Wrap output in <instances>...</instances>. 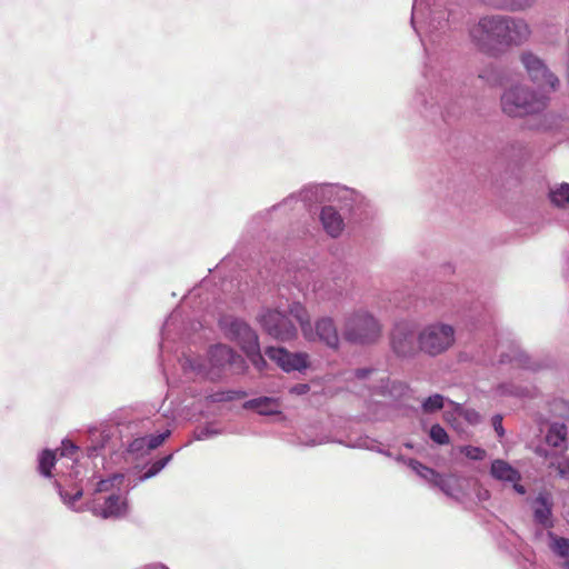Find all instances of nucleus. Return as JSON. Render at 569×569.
Instances as JSON below:
<instances>
[{
    "label": "nucleus",
    "mask_w": 569,
    "mask_h": 569,
    "mask_svg": "<svg viewBox=\"0 0 569 569\" xmlns=\"http://www.w3.org/2000/svg\"><path fill=\"white\" fill-rule=\"evenodd\" d=\"M181 315L178 310H174L166 320L162 329H161V343L160 348L163 350L167 348V342L173 339L174 336H182L183 333L180 331L181 323Z\"/></svg>",
    "instance_id": "26"
},
{
    "label": "nucleus",
    "mask_w": 569,
    "mask_h": 569,
    "mask_svg": "<svg viewBox=\"0 0 569 569\" xmlns=\"http://www.w3.org/2000/svg\"><path fill=\"white\" fill-rule=\"evenodd\" d=\"M405 446H406L407 448H409V449H411V448H412V445H411V443H409V442H408V443H406Z\"/></svg>",
    "instance_id": "57"
},
{
    "label": "nucleus",
    "mask_w": 569,
    "mask_h": 569,
    "mask_svg": "<svg viewBox=\"0 0 569 569\" xmlns=\"http://www.w3.org/2000/svg\"><path fill=\"white\" fill-rule=\"evenodd\" d=\"M295 198H296V196H290L289 198H287V199L284 200V202L287 203V202H289V201L293 200Z\"/></svg>",
    "instance_id": "55"
},
{
    "label": "nucleus",
    "mask_w": 569,
    "mask_h": 569,
    "mask_svg": "<svg viewBox=\"0 0 569 569\" xmlns=\"http://www.w3.org/2000/svg\"><path fill=\"white\" fill-rule=\"evenodd\" d=\"M320 221L325 231L332 238L339 237L345 228L341 214L331 206L321 209Z\"/></svg>",
    "instance_id": "20"
},
{
    "label": "nucleus",
    "mask_w": 569,
    "mask_h": 569,
    "mask_svg": "<svg viewBox=\"0 0 569 569\" xmlns=\"http://www.w3.org/2000/svg\"><path fill=\"white\" fill-rule=\"evenodd\" d=\"M173 458V455L170 453L153 463L142 473L139 476L140 481H146L150 478L156 477Z\"/></svg>",
    "instance_id": "32"
},
{
    "label": "nucleus",
    "mask_w": 569,
    "mask_h": 569,
    "mask_svg": "<svg viewBox=\"0 0 569 569\" xmlns=\"http://www.w3.org/2000/svg\"><path fill=\"white\" fill-rule=\"evenodd\" d=\"M78 447L70 440H63L61 447L57 450L60 453V458L72 459L76 455Z\"/></svg>",
    "instance_id": "38"
},
{
    "label": "nucleus",
    "mask_w": 569,
    "mask_h": 569,
    "mask_svg": "<svg viewBox=\"0 0 569 569\" xmlns=\"http://www.w3.org/2000/svg\"><path fill=\"white\" fill-rule=\"evenodd\" d=\"M549 199L551 203L558 208H562L569 203V183L562 182L549 190Z\"/></svg>",
    "instance_id": "30"
},
{
    "label": "nucleus",
    "mask_w": 569,
    "mask_h": 569,
    "mask_svg": "<svg viewBox=\"0 0 569 569\" xmlns=\"http://www.w3.org/2000/svg\"><path fill=\"white\" fill-rule=\"evenodd\" d=\"M329 440L327 438L311 439V440H308V441L299 440V445L308 446V447H315V446H318V445H321V443H326Z\"/></svg>",
    "instance_id": "45"
},
{
    "label": "nucleus",
    "mask_w": 569,
    "mask_h": 569,
    "mask_svg": "<svg viewBox=\"0 0 569 569\" xmlns=\"http://www.w3.org/2000/svg\"><path fill=\"white\" fill-rule=\"evenodd\" d=\"M123 429H130V426H107L100 431L91 433V446L88 447V457L102 458L109 453H116L121 450L126 442L123 440Z\"/></svg>",
    "instance_id": "11"
},
{
    "label": "nucleus",
    "mask_w": 569,
    "mask_h": 569,
    "mask_svg": "<svg viewBox=\"0 0 569 569\" xmlns=\"http://www.w3.org/2000/svg\"><path fill=\"white\" fill-rule=\"evenodd\" d=\"M490 475L501 482L511 483L521 480L520 472L502 459H496L491 462Z\"/></svg>",
    "instance_id": "23"
},
{
    "label": "nucleus",
    "mask_w": 569,
    "mask_h": 569,
    "mask_svg": "<svg viewBox=\"0 0 569 569\" xmlns=\"http://www.w3.org/2000/svg\"><path fill=\"white\" fill-rule=\"evenodd\" d=\"M78 476H79V471L78 470H73L69 473V477L72 478V479H78Z\"/></svg>",
    "instance_id": "52"
},
{
    "label": "nucleus",
    "mask_w": 569,
    "mask_h": 569,
    "mask_svg": "<svg viewBox=\"0 0 569 569\" xmlns=\"http://www.w3.org/2000/svg\"><path fill=\"white\" fill-rule=\"evenodd\" d=\"M433 485L440 488L442 492H445L449 497H456V485L457 480L452 476H441L438 475L437 480H435Z\"/></svg>",
    "instance_id": "33"
},
{
    "label": "nucleus",
    "mask_w": 569,
    "mask_h": 569,
    "mask_svg": "<svg viewBox=\"0 0 569 569\" xmlns=\"http://www.w3.org/2000/svg\"><path fill=\"white\" fill-rule=\"evenodd\" d=\"M443 117H445V118H446V117H450V112L447 110V111H446V116H443Z\"/></svg>",
    "instance_id": "58"
},
{
    "label": "nucleus",
    "mask_w": 569,
    "mask_h": 569,
    "mask_svg": "<svg viewBox=\"0 0 569 569\" xmlns=\"http://www.w3.org/2000/svg\"><path fill=\"white\" fill-rule=\"evenodd\" d=\"M57 462V451L49 449L42 450L38 456V471L46 478H52V468Z\"/></svg>",
    "instance_id": "29"
},
{
    "label": "nucleus",
    "mask_w": 569,
    "mask_h": 569,
    "mask_svg": "<svg viewBox=\"0 0 569 569\" xmlns=\"http://www.w3.org/2000/svg\"><path fill=\"white\" fill-rule=\"evenodd\" d=\"M519 60L526 70L529 79L540 88L548 87L555 91L559 87V79L555 76L545 60L531 50H523L519 54Z\"/></svg>",
    "instance_id": "12"
},
{
    "label": "nucleus",
    "mask_w": 569,
    "mask_h": 569,
    "mask_svg": "<svg viewBox=\"0 0 569 569\" xmlns=\"http://www.w3.org/2000/svg\"><path fill=\"white\" fill-rule=\"evenodd\" d=\"M58 492L64 505L77 512L88 510L93 516L102 519H120L128 512V503L126 496L122 492H110L106 496H93L84 506L76 507L83 491L81 488L77 489L72 495H69L61 485L56 481Z\"/></svg>",
    "instance_id": "4"
},
{
    "label": "nucleus",
    "mask_w": 569,
    "mask_h": 569,
    "mask_svg": "<svg viewBox=\"0 0 569 569\" xmlns=\"http://www.w3.org/2000/svg\"><path fill=\"white\" fill-rule=\"evenodd\" d=\"M295 280L297 282V287L299 288L300 291L305 292V291H308L309 290V284L307 286H303L301 283V281L299 280L298 276L295 277Z\"/></svg>",
    "instance_id": "49"
},
{
    "label": "nucleus",
    "mask_w": 569,
    "mask_h": 569,
    "mask_svg": "<svg viewBox=\"0 0 569 569\" xmlns=\"http://www.w3.org/2000/svg\"><path fill=\"white\" fill-rule=\"evenodd\" d=\"M367 448H368V449H370V450H375V451H377V452H379V453H382V452H383V450H382V449H380V448H378V447H376V446H370V447H369V446H367Z\"/></svg>",
    "instance_id": "53"
},
{
    "label": "nucleus",
    "mask_w": 569,
    "mask_h": 569,
    "mask_svg": "<svg viewBox=\"0 0 569 569\" xmlns=\"http://www.w3.org/2000/svg\"><path fill=\"white\" fill-rule=\"evenodd\" d=\"M171 431L166 429L158 435L141 436L128 441L126 451L133 459H139L148 455L151 450L160 447L167 438H169Z\"/></svg>",
    "instance_id": "17"
},
{
    "label": "nucleus",
    "mask_w": 569,
    "mask_h": 569,
    "mask_svg": "<svg viewBox=\"0 0 569 569\" xmlns=\"http://www.w3.org/2000/svg\"><path fill=\"white\" fill-rule=\"evenodd\" d=\"M376 380H379L381 382V385L380 386H371V385H369L368 387L377 390L379 393H385L386 390L388 389V386L385 383L386 377L385 376H380L379 378H376Z\"/></svg>",
    "instance_id": "46"
},
{
    "label": "nucleus",
    "mask_w": 569,
    "mask_h": 569,
    "mask_svg": "<svg viewBox=\"0 0 569 569\" xmlns=\"http://www.w3.org/2000/svg\"><path fill=\"white\" fill-rule=\"evenodd\" d=\"M500 362H511L517 367L537 370L538 365L533 362L530 357L519 347H512L510 353H501Z\"/></svg>",
    "instance_id": "27"
},
{
    "label": "nucleus",
    "mask_w": 569,
    "mask_h": 569,
    "mask_svg": "<svg viewBox=\"0 0 569 569\" xmlns=\"http://www.w3.org/2000/svg\"><path fill=\"white\" fill-rule=\"evenodd\" d=\"M408 467L411 470H413L420 478L425 479L430 483H433L439 475L433 469L422 465L420 461L416 459H408Z\"/></svg>",
    "instance_id": "31"
},
{
    "label": "nucleus",
    "mask_w": 569,
    "mask_h": 569,
    "mask_svg": "<svg viewBox=\"0 0 569 569\" xmlns=\"http://www.w3.org/2000/svg\"><path fill=\"white\" fill-rule=\"evenodd\" d=\"M461 452L471 460H482L486 457V451L480 447L465 446Z\"/></svg>",
    "instance_id": "37"
},
{
    "label": "nucleus",
    "mask_w": 569,
    "mask_h": 569,
    "mask_svg": "<svg viewBox=\"0 0 569 569\" xmlns=\"http://www.w3.org/2000/svg\"><path fill=\"white\" fill-rule=\"evenodd\" d=\"M236 392L234 391H218L214 393H211L208 398L211 402H222V401H229L234 399Z\"/></svg>",
    "instance_id": "40"
},
{
    "label": "nucleus",
    "mask_w": 569,
    "mask_h": 569,
    "mask_svg": "<svg viewBox=\"0 0 569 569\" xmlns=\"http://www.w3.org/2000/svg\"><path fill=\"white\" fill-rule=\"evenodd\" d=\"M123 482V475L114 473L107 479H101L93 491V496H106L110 492H122L121 486Z\"/></svg>",
    "instance_id": "28"
},
{
    "label": "nucleus",
    "mask_w": 569,
    "mask_h": 569,
    "mask_svg": "<svg viewBox=\"0 0 569 569\" xmlns=\"http://www.w3.org/2000/svg\"><path fill=\"white\" fill-rule=\"evenodd\" d=\"M567 426L563 422L556 421L549 426L546 441L549 446L563 451L567 449Z\"/></svg>",
    "instance_id": "25"
},
{
    "label": "nucleus",
    "mask_w": 569,
    "mask_h": 569,
    "mask_svg": "<svg viewBox=\"0 0 569 569\" xmlns=\"http://www.w3.org/2000/svg\"><path fill=\"white\" fill-rule=\"evenodd\" d=\"M488 497V491H485V493H481V497Z\"/></svg>",
    "instance_id": "60"
},
{
    "label": "nucleus",
    "mask_w": 569,
    "mask_h": 569,
    "mask_svg": "<svg viewBox=\"0 0 569 569\" xmlns=\"http://www.w3.org/2000/svg\"><path fill=\"white\" fill-rule=\"evenodd\" d=\"M537 0H511L507 11H525L533 7Z\"/></svg>",
    "instance_id": "39"
},
{
    "label": "nucleus",
    "mask_w": 569,
    "mask_h": 569,
    "mask_svg": "<svg viewBox=\"0 0 569 569\" xmlns=\"http://www.w3.org/2000/svg\"><path fill=\"white\" fill-rule=\"evenodd\" d=\"M559 473L561 477L569 475V457L566 458L562 465L559 466Z\"/></svg>",
    "instance_id": "47"
},
{
    "label": "nucleus",
    "mask_w": 569,
    "mask_h": 569,
    "mask_svg": "<svg viewBox=\"0 0 569 569\" xmlns=\"http://www.w3.org/2000/svg\"><path fill=\"white\" fill-rule=\"evenodd\" d=\"M548 547L560 560L561 569H569V539L559 537L552 531L547 532Z\"/></svg>",
    "instance_id": "22"
},
{
    "label": "nucleus",
    "mask_w": 569,
    "mask_h": 569,
    "mask_svg": "<svg viewBox=\"0 0 569 569\" xmlns=\"http://www.w3.org/2000/svg\"><path fill=\"white\" fill-rule=\"evenodd\" d=\"M297 197L308 206L325 201L338 202L341 208L349 210L357 219H361L366 216L367 208L369 207V202L366 198L356 190L332 183L306 187Z\"/></svg>",
    "instance_id": "2"
},
{
    "label": "nucleus",
    "mask_w": 569,
    "mask_h": 569,
    "mask_svg": "<svg viewBox=\"0 0 569 569\" xmlns=\"http://www.w3.org/2000/svg\"><path fill=\"white\" fill-rule=\"evenodd\" d=\"M547 104V96L523 84L513 86L501 96L503 113L513 118L540 113Z\"/></svg>",
    "instance_id": "5"
},
{
    "label": "nucleus",
    "mask_w": 569,
    "mask_h": 569,
    "mask_svg": "<svg viewBox=\"0 0 569 569\" xmlns=\"http://www.w3.org/2000/svg\"><path fill=\"white\" fill-rule=\"evenodd\" d=\"M395 459H396V461L401 462V463H405V465H407V466H408V459H409V458H405L403 456L398 455V456H396V457H395Z\"/></svg>",
    "instance_id": "51"
},
{
    "label": "nucleus",
    "mask_w": 569,
    "mask_h": 569,
    "mask_svg": "<svg viewBox=\"0 0 569 569\" xmlns=\"http://www.w3.org/2000/svg\"><path fill=\"white\" fill-rule=\"evenodd\" d=\"M266 355L286 372L302 371L309 367V356L306 352H289L284 348L269 347Z\"/></svg>",
    "instance_id": "15"
},
{
    "label": "nucleus",
    "mask_w": 569,
    "mask_h": 569,
    "mask_svg": "<svg viewBox=\"0 0 569 569\" xmlns=\"http://www.w3.org/2000/svg\"><path fill=\"white\" fill-rule=\"evenodd\" d=\"M471 42L483 52H491L503 47V16L491 14L481 17L468 30Z\"/></svg>",
    "instance_id": "9"
},
{
    "label": "nucleus",
    "mask_w": 569,
    "mask_h": 569,
    "mask_svg": "<svg viewBox=\"0 0 569 569\" xmlns=\"http://www.w3.org/2000/svg\"><path fill=\"white\" fill-rule=\"evenodd\" d=\"M456 341V330L445 322H432L425 326L418 333L421 352L436 357L449 350Z\"/></svg>",
    "instance_id": "10"
},
{
    "label": "nucleus",
    "mask_w": 569,
    "mask_h": 569,
    "mask_svg": "<svg viewBox=\"0 0 569 569\" xmlns=\"http://www.w3.org/2000/svg\"><path fill=\"white\" fill-rule=\"evenodd\" d=\"M485 4L499 9V10H508L509 2L511 0H482Z\"/></svg>",
    "instance_id": "42"
},
{
    "label": "nucleus",
    "mask_w": 569,
    "mask_h": 569,
    "mask_svg": "<svg viewBox=\"0 0 569 569\" xmlns=\"http://www.w3.org/2000/svg\"><path fill=\"white\" fill-rule=\"evenodd\" d=\"M289 315L292 316L300 325L301 331L306 339L325 342L330 348H337L339 345V333L336 323L330 317H322L317 320L315 328L310 322L307 309L300 302L290 305Z\"/></svg>",
    "instance_id": "8"
},
{
    "label": "nucleus",
    "mask_w": 569,
    "mask_h": 569,
    "mask_svg": "<svg viewBox=\"0 0 569 569\" xmlns=\"http://www.w3.org/2000/svg\"><path fill=\"white\" fill-rule=\"evenodd\" d=\"M219 323L226 336L240 346L252 365L262 370L267 362L260 352L256 331L246 321L231 316L222 317Z\"/></svg>",
    "instance_id": "7"
},
{
    "label": "nucleus",
    "mask_w": 569,
    "mask_h": 569,
    "mask_svg": "<svg viewBox=\"0 0 569 569\" xmlns=\"http://www.w3.org/2000/svg\"><path fill=\"white\" fill-rule=\"evenodd\" d=\"M258 321L264 331L277 340L289 341L297 336L296 326L279 308L263 309L258 316Z\"/></svg>",
    "instance_id": "13"
},
{
    "label": "nucleus",
    "mask_w": 569,
    "mask_h": 569,
    "mask_svg": "<svg viewBox=\"0 0 569 569\" xmlns=\"http://www.w3.org/2000/svg\"><path fill=\"white\" fill-rule=\"evenodd\" d=\"M535 521L546 528L552 527L551 503L546 495L540 493L532 502Z\"/></svg>",
    "instance_id": "24"
},
{
    "label": "nucleus",
    "mask_w": 569,
    "mask_h": 569,
    "mask_svg": "<svg viewBox=\"0 0 569 569\" xmlns=\"http://www.w3.org/2000/svg\"><path fill=\"white\" fill-rule=\"evenodd\" d=\"M453 407L452 411H447L445 413L446 421L452 426L456 430H459V426L457 423V417L463 418L465 421L471 426H477L482 421V418L478 411L472 408H466L461 403L452 402Z\"/></svg>",
    "instance_id": "19"
},
{
    "label": "nucleus",
    "mask_w": 569,
    "mask_h": 569,
    "mask_svg": "<svg viewBox=\"0 0 569 569\" xmlns=\"http://www.w3.org/2000/svg\"><path fill=\"white\" fill-rule=\"evenodd\" d=\"M443 401H445V398L441 395H439V393L432 395L423 400L422 410L426 413H433V412L442 409Z\"/></svg>",
    "instance_id": "34"
},
{
    "label": "nucleus",
    "mask_w": 569,
    "mask_h": 569,
    "mask_svg": "<svg viewBox=\"0 0 569 569\" xmlns=\"http://www.w3.org/2000/svg\"><path fill=\"white\" fill-rule=\"evenodd\" d=\"M390 346L398 357H415L420 351L415 325L408 321L396 323L390 335Z\"/></svg>",
    "instance_id": "14"
},
{
    "label": "nucleus",
    "mask_w": 569,
    "mask_h": 569,
    "mask_svg": "<svg viewBox=\"0 0 569 569\" xmlns=\"http://www.w3.org/2000/svg\"><path fill=\"white\" fill-rule=\"evenodd\" d=\"M382 455H385L386 457H389V458L392 457V453L388 450H383Z\"/></svg>",
    "instance_id": "54"
},
{
    "label": "nucleus",
    "mask_w": 569,
    "mask_h": 569,
    "mask_svg": "<svg viewBox=\"0 0 569 569\" xmlns=\"http://www.w3.org/2000/svg\"><path fill=\"white\" fill-rule=\"evenodd\" d=\"M503 47H519L531 36V28L522 18L503 16Z\"/></svg>",
    "instance_id": "16"
},
{
    "label": "nucleus",
    "mask_w": 569,
    "mask_h": 569,
    "mask_svg": "<svg viewBox=\"0 0 569 569\" xmlns=\"http://www.w3.org/2000/svg\"><path fill=\"white\" fill-rule=\"evenodd\" d=\"M488 497V491H485V493H481V497Z\"/></svg>",
    "instance_id": "59"
},
{
    "label": "nucleus",
    "mask_w": 569,
    "mask_h": 569,
    "mask_svg": "<svg viewBox=\"0 0 569 569\" xmlns=\"http://www.w3.org/2000/svg\"><path fill=\"white\" fill-rule=\"evenodd\" d=\"M243 408L254 410L261 416H273L281 413L280 402L273 397H259L243 403Z\"/></svg>",
    "instance_id": "21"
},
{
    "label": "nucleus",
    "mask_w": 569,
    "mask_h": 569,
    "mask_svg": "<svg viewBox=\"0 0 569 569\" xmlns=\"http://www.w3.org/2000/svg\"><path fill=\"white\" fill-rule=\"evenodd\" d=\"M443 81L445 83L435 81L428 97L423 91H418L415 97L416 104L422 107L425 110L433 108L435 106H443L446 108V103L451 97V91L447 80L445 79Z\"/></svg>",
    "instance_id": "18"
},
{
    "label": "nucleus",
    "mask_w": 569,
    "mask_h": 569,
    "mask_svg": "<svg viewBox=\"0 0 569 569\" xmlns=\"http://www.w3.org/2000/svg\"><path fill=\"white\" fill-rule=\"evenodd\" d=\"M450 16H453L452 10L442 8V4L436 1L430 4L422 0H413L411 26L420 37L426 51L428 42H436L449 29Z\"/></svg>",
    "instance_id": "3"
},
{
    "label": "nucleus",
    "mask_w": 569,
    "mask_h": 569,
    "mask_svg": "<svg viewBox=\"0 0 569 569\" xmlns=\"http://www.w3.org/2000/svg\"><path fill=\"white\" fill-rule=\"evenodd\" d=\"M311 290H312V291H317V290H318V288H317L316 283H313V284H312Z\"/></svg>",
    "instance_id": "56"
},
{
    "label": "nucleus",
    "mask_w": 569,
    "mask_h": 569,
    "mask_svg": "<svg viewBox=\"0 0 569 569\" xmlns=\"http://www.w3.org/2000/svg\"><path fill=\"white\" fill-rule=\"evenodd\" d=\"M382 333L379 320L369 311L359 309L345 317L342 337L357 346L376 343Z\"/></svg>",
    "instance_id": "6"
},
{
    "label": "nucleus",
    "mask_w": 569,
    "mask_h": 569,
    "mask_svg": "<svg viewBox=\"0 0 569 569\" xmlns=\"http://www.w3.org/2000/svg\"><path fill=\"white\" fill-rule=\"evenodd\" d=\"M243 367V359L226 345H216L208 351V358L184 356L181 367L190 378H202L216 381L221 378L227 367Z\"/></svg>",
    "instance_id": "1"
},
{
    "label": "nucleus",
    "mask_w": 569,
    "mask_h": 569,
    "mask_svg": "<svg viewBox=\"0 0 569 569\" xmlns=\"http://www.w3.org/2000/svg\"><path fill=\"white\" fill-rule=\"evenodd\" d=\"M430 439L436 442L437 445H448L449 443V436L443 427L436 423L430 428L429 431Z\"/></svg>",
    "instance_id": "36"
},
{
    "label": "nucleus",
    "mask_w": 569,
    "mask_h": 569,
    "mask_svg": "<svg viewBox=\"0 0 569 569\" xmlns=\"http://www.w3.org/2000/svg\"><path fill=\"white\" fill-rule=\"evenodd\" d=\"M300 277H305L306 276V272H300L299 273Z\"/></svg>",
    "instance_id": "61"
},
{
    "label": "nucleus",
    "mask_w": 569,
    "mask_h": 569,
    "mask_svg": "<svg viewBox=\"0 0 569 569\" xmlns=\"http://www.w3.org/2000/svg\"><path fill=\"white\" fill-rule=\"evenodd\" d=\"M373 375H379V372L376 369H372V368L357 369L353 372L355 378L357 380H360V381H366V380H368Z\"/></svg>",
    "instance_id": "41"
},
{
    "label": "nucleus",
    "mask_w": 569,
    "mask_h": 569,
    "mask_svg": "<svg viewBox=\"0 0 569 569\" xmlns=\"http://www.w3.org/2000/svg\"><path fill=\"white\" fill-rule=\"evenodd\" d=\"M492 426L497 435L501 438L505 435V429L502 427V417L500 415H496L492 417Z\"/></svg>",
    "instance_id": "43"
},
{
    "label": "nucleus",
    "mask_w": 569,
    "mask_h": 569,
    "mask_svg": "<svg viewBox=\"0 0 569 569\" xmlns=\"http://www.w3.org/2000/svg\"><path fill=\"white\" fill-rule=\"evenodd\" d=\"M142 569H168L166 566L161 563H152L143 567Z\"/></svg>",
    "instance_id": "50"
},
{
    "label": "nucleus",
    "mask_w": 569,
    "mask_h": 569,
    "mask_svg": "<svg viewBox=\"0 0 569 569\" xmlns=\"http://www.w3.org/2000/svg\"><path fill=\"white\" fill-rule=\"evenodd\" d=\"M511 483L513 485V489L517 493L525 495L527 492L525 486L520 485L519 481Z\"/></svg>",
    "instance_id": "48"
},
{
    "label": "nucleus",
    "mask_w": 569,
    "mask_h": 569,
    "mask_svg": "<svg viewBox=\"0 0 569 569\" xmlns=\"http://www.w3.org/2000/svg\"><path fill=\"white\" fill-rule=\"evenodd\" d=\"M222 430L217 428L213 423H208L207 426L194 431V439L198 441L210 439L218 435H221Z\"/></svg>",
    "instance_id": "35"
},
{
    "label": "nucleus",
    "mask_w": 569,
    "mask_h": 569,
    "mask_svg": "<svg viewBox=\"0 0 569 569\" xmlns=\"http://www.w3.org/2000/svg\"><path fill=\"white\" fill-rule=\"evenodd\" d=\"M310 390L309 385L307 383H297L290 388V392L295 395H306Z\"/></svg>",
    "instance_id": "44"
}]
</instances>
